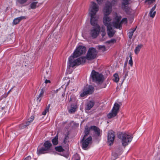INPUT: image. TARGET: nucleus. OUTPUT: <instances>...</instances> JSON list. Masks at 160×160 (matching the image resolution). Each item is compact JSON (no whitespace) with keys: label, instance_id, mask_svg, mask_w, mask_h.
Returning <instances> with one entry per match:
<instances>
[{"label":"nucleus","instance_id":"7ed1b4c3","mask_svg":"<svg viewBox=\"0 0 160 160\" xmlns=\"http://www.w3.org/2000/svg\"><path fill=\"white\" fill-rule=\"evenodd\" d=\"M118 137L122 140V145L124 146L128 145L132 141L133 138L132 135L122 133L119 134Z\"/></svg>","mask_w":160,"mask_h":160},{"label":"nucleus","instance_id":"f704fd0d","mask_svg":"<svg viewBox=\"0 0 160 160\" xmlns=\"http://www.w3.org/2000/svg\"><path fill=\"white\" fill-rule=\"evenodd\" d=\"M117 0H112L111 3H110L111 4V6H115L117 3Z\"/></svg>","mask_w":160,"mask_h":160},{"label":"nucleus","instance_id":"bb28decb","mask_svg":"<svg viewBox=\"0 0 160 160\" xmlns=\"http://www.w3.org/2000/svg\"><path fill=\"white\" fill-rule=\"evenodd\" d=\"M58 133L57 134L56 136L52 140V143L54 145H56L58 143Z\"/></svg>","mask_w":160,"mask_h":160},{"label":"nucleus","instance_id":"5701e85b","mask_svg":"<svg viewBox=\"0 0 160 160\" xmlns=\"http://www.w3.org/2000/svg\"><path fill=\"white\" fill-rule=\"evenodd\" d=\"M45 76L46 77H48L50 76L51 74V70L50 67H47L45 69Z\"/></svg>","mask_w":160,"mask_h":160},{"label":"nucleus","instance_id":"cd10ccee","mask_svg":"<svg viewBox=\"0 0 160 160\" xmlns=\"http://www.w3.org/2000/svg\"><path fill=\"white\" fill-rule=\"evenodd\" d=\"M136 28H133L131 30V31L129 32L128 33V37L130 39H131L134 32L136 30Z\"/></svg>","mask_w":160,"mask_h":160},{"label":"nucleus","instance_id":"de8ad7c7","mask_svg":"<svg viewBox=\"0 0 160 160\" xmlns=\"http://www.w3.org/2000/svg\"><path fill=\"white\" fill-rule=\"evenodd\" d=\"M5 108V106H3V107H1H1H0V110H1V109L2 110L3 109H4Z\"/></svg>","mask_w":160,"mask_h":160},{"label":"nucleus","instance_id":"393cba45","mask_svg":"<svg viewBox=\"0 0 160 160\" xmlns=\"http://www.w3.org/2000/svg\"><path fill=\"white\" fill-rule=\"evenodd\" d=\"M52 146L51 143L49 141H47L44 143V146L48 150Z\"/></svg>","mask_w":160,"mask_h":160},{"label":"nucleus","instance_id":"864d4df0","mask_svg":"<svg viewBox=\"0 0 160 160\" xmlns=\"http://www.w3.org/2000/svg\"><path fill=\"white\" fill-rule=\"evenodd\" d=\"M128 76V74L127 73H126V74H125V76Z\"/></svg>","mask_w":160,"mask_h":160},{"label":"nucleus","instance_id":"09e8293b","mask_svg":"<svg viewBox=\"0 0 160 160\" xmlns=\"http://www.w3.org/2000/svg\"><path fill=\"white\" fill-rule=\"evenodd\" d=\"M58 89H57L56 90H54L53 91V93H57L58 92Z\"/></svg>","mask_w":160,"mask_h":160},{"label":"nucleus","instance_id":"f257e3e1","mask_svg":"<svg viewBox=\"0 0 160 160\" xmlns=\"http://www.w3.org/2000/svg\"><path fill=\"white\" fill-rule=\"evenodd\" d=\"M86 51V48L84 46H80L77 48L73 53V56L69 59L70 66L73 67L84 63L86 62V57H81L76 59H74V58L85 54Z\"/></svg>","mask_w":160,"mask_h":160},{"label":"nucleus","instance_id":"4468645a","mask_svg":"<svg viewBox=\"0 0 160 160\" xmlns=\"http://www.w3.org/2000/svg\"><path fill=\"white\" fill-rule=\"evenodd\" d=\"M122 150L121 148H119L113 151L112 153L111 157L112 160H115L122 153Z\"/></svg>","mask_w":160,"mask_h":160},{"label":"nucleus","instance_id":"473e14b6","mask_svg":"<svg viewBox=\"0 0 160 160\" xmlns=\"http://www.w3.org/2000/svg\"><path fill=\"white\" fill-rule=\"evenodd\" d=\"M38 3L37 2H33L30 4V7L32 9H34L36 8V6Z\"/></svg>","mask_w":160,"mask_h":160},{"label":"nucleus","instance_id":"e433bc0d","mask_svg":"<svg viewBox=\"0 0 160 160\" xmlns=\"http://www.w3.org/2000/svg\"><path fill=\"white\" fill-rule=\"evenodd\" d=\"M90 129L88 128V127H86L85 128L84 132L85 133H87V134H89L90 132Z\"/></svg>","mask_w":160,"mask_h":160},{"label":"nucleus","instance_id":"c03bdc74","mask_svg":"<svg viewBox=\"0 0 160 160\" xmlns=\"http://www.w3.org/2000/svg\"><path fill=\"white\" fill-rule=\"evenodd\" d=\"M45 83H50V81L46 79L45 81Z\"/></svg>","mask_w":160,"mask_h":160},{"label":"nucleus","instance_id":"a18cd8bd","mask_svg":"<svg viewBox=\"0 0 160 160\" xmlns=\"http://www.w3.org/2000/svg\"><path fill=\"white\" fill-rule=\"evenodd\" d=\"M50 106V104H49L48 106L46 107V108L49 110V108Z\"/></svg>","mask_w":160,"mask_h":160},{"label":"nucleus","instance_id":"a211bd4d","mask_svg":"<svg viewBox=\"0 0 160 160\" xmlns=\"http://www.w3.org/2000/svg\"><path fill=\"white\" fill-rule=\"evenodd\" d=\"M94 105V102L93 101H89L86 104L85 109V110H89Z\"/></svg>","mask_w":160,"mask_h":160},{"label":"nucleus","instance_id":"39448f33","mask_svg":"<svg viewBox=\"0 0 160 160\" xmlns=\"http://www.w3.org/2000/svg\"><path fill=\"white\" fill-rule=\"evenodd\" d=\"M121 16H116L115 18V22L113 23V27L115 28L121 29L122 28L121 24L123 23H127V18H123L120 22L121 19Z\"/></svg>","mask_w":160,"mask_h":160},{"label":"nucleus","instance_id":"8fccbe9b","mask_svg":"<svg viewBox=\"0 0 160 160\" xmlns=\"http://www.w3.org/2000/svg\"><path fill=\"white\" fill-rule=\"evenodd\" d=\"M129 57H130V59H132V53L131 52H130V53Z\"/></svg>","mask_w":160,"mask_h":160},{"label":"nucleus","instance_id":"f8f14e48","mask_svg":"<svg viewBox=\"0 0 160 160\" xmlns=\"http://www.w3.org/2000/svg\"><path fill=\"white\" fill-rule=\"evenodd\" d=\"M112 11V6L110 2H107L103 9L104 16H109Z\"/></svg>","mask_w":160,"mask_h":160},{"label":"nucleus","instance_id":"9b49d317","mask_svg":"<svg viewBox=\"0 0 160 160\" xmlns=\"http://www.w3.org/2000/svg\"><path fill=\"white\" fill-rule=\"evenodd\" d=\"M112 18L109 16H104L103 18V22L105 26L108 27L113 25V23L115 22V21L114 20V21L112 22Z\"/></svg>","mask_w":160,"mask_h":160},{"label":"nucleus","instance_id":"dca6fc26","mask_svg":"<svg viewBox=\"0 0 160 160\" xmlns=\"http://www.w3.org/2000/svg\"><path fill=\"white\" fill-rule=\"evenodd\" d=\"M113 25L107 27V32L110 38L112 37L115 33V31L113 29Z\"/></svg>","mask_w":160,"mask_h":160},{"label":"nucleus","instance_id":"4be33fe9","mask_svg":"<svg viewBox=\"0 0 160 160\" xmlns=\"http://www.w3.org/2000/svg\"><path fill=\"white\" fill-rule=\"evenodd\" d=\"M156 5L155 4L154 6L150 10L149 13V15L150 16V17H151L152 18H153L156 14V12L155 11V9L156 8Z\"/></svg>","mask_w":160,"mask_h":160},{"label":"nucleus","instance_id":"0eeeda50","mask_svg":"<svg viewBox=\"0 0 160 160\" xmlns=\"http://www.w3.org/2000/svg\"><path fill=\"white\" fill-rule=\"evenodd\" d=\"M120 108V105L115 103L111 112L107 115L108 118L110 119L116 116L119 112Z\"/></svg>","mask_w":160,"mask_h":160},{"label":"nucleus","instance_id":"79ce46f5","mask_svg":"<svg viewBox=\"0 0 160 160\" xmlns=\"http://www.w3.org/2000/svg\"><path fill=\"white\" fill-rule=\"evenodd\" d=\"M101 31L102 32H105V28L103 26L102 27Z\"/></svg>","mask_w":160,"mask_h":160},{"label":"nucleus","instance_id":"3c124183","mask_svg":"<svg viewBox=\"0 0 160 160\" xmlns=\"http://www.w3.org/2000/svg\"><path fill=\"white\" fill-rule=\"evenodd\" d=\"M67 138H68V137L67 136L65 137V140L64 141V142L65 141V140L67 139Z\"/></svg>","mask_w":160,"mask_h":160},{"label":"nucleus","instance_id":"a19ab883","mask_svg":"<svg viewBox=\"0 0 160 160\" xmlns=\"http://www.w3.org/2000/svg\"><path fill=\"white\" fill-rule=\"evenodd\" d=\"M104 0H96L98 4H101Z\"/></svg>","mask_w":160,"mask_h":160},{"label":"nucleus","instance_id":"c756f323","mask_svg":"<svg viewBox=\"0 0 160 160\" xmlns=\"http://www.w3.org/2000/svg\"><path fill=\"white\" fill-rule=\"evenodd\" d=\"M34 118V117L33 116H31L30 118L28 119V122H26V124L24 125L26 127L27 126L29 125L30 124V122L33 121Z\"/></svg>","mask_w":160,"mask_h":160},{"label":"nucleus","instance_id":"6ab92c4d","mask_svg":"<svg viewBox=\"0 0 160 160\" xmlns=\"http://www.w3.org/2000/svg\"><path fill=\"white\" fill-rule=\"evenodd\" d=\"M40 93L38 96L37 98V100L40 102L42 99V98L43 96V94L45 91V88H42L41 89H40L39 90Z\"/></svg>","mask_w":160,"mask_h":160},{"label":"nucleus","instance_id":"b1692460","mask_svg":"<svg viewBox=\"0 0 160 160\" xmlns=\"http://www.w3.org/2000/svg\"><path fill=\"white\" fill-rule=\"evenodd\" d=\"M142 47V44H139L135 48L134 50L135 53L137 55L139 53Z\"/></svg>","mask_w":160,"mask_h":160},{"label":"nucleus","instance_id":"f3484780","mask_svg":"<svg viewBox=\"0 0 160 160\" xmlns=\"http://www.w3.org/2000/svg\"><path fill=\"white\" fill-rule=\"evenodd\" d=\"M90 129L94 131L95 134L97 136H99L100 135L101 131L98 127L95 126H92L90 127Z\"/></svg>","mask_w":160,"mask_h":160},{"label":"nucleus","instance_id":"aec40b11","mask_svg":"<svg viewBox=\"0 0 160 160\" xmlns=\"http://www.w3.org/2000/svg\"><path fill=\"white\" fill-rule=\"evenodd\" d=\"M28 0H16V2L17 4L21 5V6H25L26 5V3Z\"/></svg>","mask_w":160,"mask_h":160},{"label":"nucleus","instance_id":"423d86ee","mask_svg":"<svg viewBox=\"0 0 160 160\" xmlns=\"http://www.w3.org/2000/svg\"><path fill=\"white\" fill-rule=\"evenodd\" d=\"M97 23L95 25H92L95 27L92 28L90 31L89 34L93 38H96L98 36L100 30V27Z\"/></svg>","mask_w":160,"mask_h":160},{"label":"nucleus","instance_id":"ea45409f","mask_svg":"<svg viewBox=\"0 0 160 160\" xmlns=\"http://www.w3.org/2000/svg\"><path fill=\"white\" fill-rule=\"evenodd\" d=\"M128 63L132 67V66L133 65V62H132V59H130L128 62Z\"/></svg>","mask_w":160,"mask_h":160},{"label":"nucleus","instance_id":"c85d7f7f","mask_svg":"<svg viewBox=\"0 0 160 160\" xmlns=\"http://www.w3.org/2000/svg\"><path fill=\"white\" fill-rule=\"evenodd\" d=\"M113 81L116 82H118L119 81V78L118 75L117 73H115L113 75Z\"/></svg>","mask_w":160,"mask_h":160},{"label":"nucleus","instance_id":"2eb2a0df","mask_svg":"<svg viewBox=\"0 0 160 160\" xmlns=\"http://www.w3.org/2000/svg\"><path fill=\"white\" fill-rule=\"evenodd\" d=\"M130 1V0H123L122 3V8L127 13L130 10V8L128 7V4Z\"/></svg>","mask_w":160,"mask_h":160},{"label":"nucleus","instance_id":"72a5a7b5","mask_svg":"<svg viewBox=\"0 0 160 160\" xmlns=\"http://www.w3.org/2000/svg\"><path fill=\"white\" fill-rule=\"evenodd\" d=\"M116 42V40L115 39H112L111 40L107 41V42L108 43H114Z\"/></svg>","mask_w":160,"mask_h":160},{"label":"nucleus","instance_id":"603ef678","mask_svg":"<svg viewBox=\"0 0 160 160\" xmlns=\"http://www.w3.org/2000/svg\"><path fill=\"white\" fill-rule=\"evenodd\" d=\"M127 64V62H126L125 63V64H124V67H126V66Z\"/></svg>","mask_w":160,"mask_h":160},{"label":"nucleus","instance_id":"49530a36","mask_svg":"<svg viewBox=\"0 0 160 160\" xmlns=\"http://www.w3.org/2000/svg\"><path fill=\"white\" fill-rule=\"evenodd\" d=\"M106 34V32H102V37H104Z\"/></svg>","mask_w":160,"mask_h":160},{"label":"nucleus","instance_id":"2f4dec72","mask_svg":"<svg viewBox=\"0 0 160 160\" xmlns=\"http://www.w3.org/2000/svg\"><path fill=\"white\" fill-rule=\"evenodd\" d=\"M55 149L57 151L59 152H63L64 151V149L61 146L56 147Z\"/></svg>","mask_w":160,"mask_h":160},{"label":"nucleus","instance_id":"9d476101","mask_svg":"<svg viewBox=\"0 0 160 160\" xmlns=\"http://www.w3.org/2000/svg\"><path fill=\"white\" fill-rule=\"evenodd\" d=\"M92 138L91 136L89 137L86 139H82L81 143L82 144V147L84 149H87V148L89 144L92 143Z\"/></svg>","mask_w":160,"mask_h":160},{"label":"nucleus","instance_id":"c9c22d12","mask_svg":"<svg viewBox=\"0 0 160 160\" xmlns=\"http://www.w3.org/2000/svg\"><path fill=\"white\" fill-rule=\"evenodd\" d=\"M76 111V108L74 107H71L69 112L71 113H73Z\"/></svg>","mask_w":160,"mask_h":160},{"label":"nucleus","instance_id":"58836bf2","mask_svg":"<svg viewBox=\"0 0 160 160\" xmlns=\"http://www.w3.org/2000/svg\"><path fill=\"white\" fill-rule=\"evenodd\" d=\"M49 110L46 109V108L45 110L42 112V114L43 115H45L46 114L47 112H49Z\"/></svg>","mask_w":160,"mask_h":160},{"label":"nucleus","instance_id":"20e7f679","mask_svg":"<svg viewBox=\"0 0 160 160\" xmlns=\"http://www.w3.org/2000/svg\"><path fill=\"white\" fill-rule=\"evenodd\" d=\"M91 77L92 80L98 84L101 83L104 80L103 75L94 70L92 71Z\"/></svg>","mask_w":160,"mask_h":160},{"label":"nucleus","instance_id":"37998d69","mask_svg":"<svg viewBox=\"0 0 160 160\" xmlns=\"http://www.w3.org/2000/svg\"><path fill=\"white\" fill-rule=\"evenodd\" d=\"M89 134H87V133H85V135L83 137V139H86L87 138H86V137L88 136V135Z\"/></svg>","mask_w":160,"mask_h":160},{"label":"nucleus","instance_id":"412c9836","mask_svg":"<svg viewBox=\"0 0 160 160\" xmlns=\"http://www.w3.org/2000/svg\"><path fill=\"white\" fill-rule=\"evenodd\" d=\"M26 19L25 16H21L15 18L13 21V23L14 25H16L19 23L22 20Z\"/></svg>","mask_w":160,"mask_h":160},{"label":"nucleus","instance_id":"1a4fd4ad","mask_svg":"<svg viewBox=\"0 0 160 160\" xmlns=\"http://www.w3.org/2000/svg\"><path fill=\"white\" fill-rule=\"evenodd\" d=\"M94 88L92 86H87L84 88L82 92H81L80 96L84 97L88 94H92L94 91Z\"/></svg>","mask_w":160,"mask_h":160},{"label":"nucleus","instance_id":"ddd939ff","mask_svg":"<svg viewBox=\"0 0 160 160\" xmlns=\"http://www.w3.org/2000/svg\"><path fill=\"white\" fill-rule=\"evenodd\" d=\"M115 137V132L112 131L108 132V142L110 146L112 144Z\"/></svg>","mask_w":160,"mask_h":160},{"label":"nucleus","instance_id":"a878e982","mask_svg":"<svg viewBox=\"0 0 160 160\" xmlns=\"http://www.w3.org/2000/svg\"><path fill=\"white\" fill-rule=\"evenodd\" d=\"M48 150L46 149V148H42L40 149H39L38 151V154H42L45 153L46 152V151Z\"/></svg>","mask_w":160,"mask_h":160},{"label":"nucleus","instance_id":"4c0bfd02","mask_svg":"<svg viewBox=\"0 0 160 160\" xmlns=\"http://www.w3.org/2000/svg\"><path fill=\"white\" fill-rule=\"evenodd\" d=\"M155 1V0H146L145 2H148L149 4H150Z\"/></svg>","mask_w":160,"mask_h":160},{"label":"nucleus","instance_id":"6e6552de","mask_svg":"<svg viewBox=\"0 0 160 160\" xmlns=\"http://www.w3.org/2000/svg\"><path fill=\"white\" fill-rule=\"evenodd\" d=\"M97 52L96 49L93 48H91L88 49L87 53L86 59L92 60L95 58L97 56Z\"/></svg>","mask_w":160,"mask_h":160},{"label":"nucleus","instance_id":"f03ea898","mask_svg":"<svg viewBox=\"0 0 160 160\" xmlns=\"http://www.w3.org/2000/svg\"><path fill=\"white\" fill-rule=\"evenodd\" d=\"M99 9L98 5L94 2H92L89 6V13L91 17L90 22L92 25H95L98 21V17L96 13Z\"/></svg>","mask_w":160,"mask_h":160},{"label":"nucleus","instance_id":"7c9ffc66","mask_svg":"<svg viewBox=\"0 0 160 160\" xmlns=\"http://www.w3.org/2000/svg\"><path fill=\"white\" fill-rule=\"evenodd\" d=\"M98 48L102 52H103L106 50V48L104 46H98Z\"/></svg>","mask_w":160,"mask_h":160}]
</instances>
